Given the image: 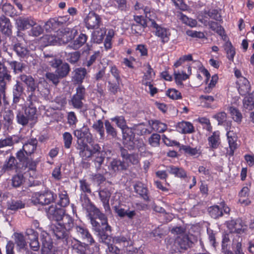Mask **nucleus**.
Masks as SVG:
<instances>
[{
  "label": "nucleus",
  "mask_w": 254,
  "mask_h": 254,
  "mask_svg": "<svg viewBox=\"0 0 254 254\" xmlns=\"http://www.w3.org/2000/svg\"><path fill=\"white\" fill-rule=\"evenodd\" d=\"M88 216L93 230L97 233L99 242L105 244L109 243L110 237L109 232H111V227L108 223L106 215L99 209Z\"/></svg>",
  "instance_id": "obj_1"
},
{
  "label": "nucleus",
  "mask_w": 254,
  "mask_h": 254,
  "mask_svg": "<svg viewBox=\"0 0 254 254\" xmlns=\"http://www.w3.org/2000/svg\"><path fill=\"white\" fill-rule=\"evenodd\" d=\"M21 82L24 83L27 88L28 96L27 100L39 101L38 96L36 95V92H39L41 95L42 91L40 90V85L46 83L44 79H40L37 81L31 75L21 74L19 76Z\"/></svg>",
  "instance_id": "obj_2"
},
{
  "label": "nucleus",
  "mask_w": 254,
  "mask_h": 254,
  "mask_svg": "<svg viewBox=\"0 0 254 254\" xmlns=\"http://www.w3.org/2000/svg\"><path fill=\"white\" fill-rule=\"evenodd\" d=\"M73 226L72 218L69 215L64 214L53 228V233L57 239H65L68 237L69 232Z\"/></svg>",
  "instance_id": "obj_3"
},
{
  "label": "nucleus",
  "mask_w": 254,
  "mask_h": 254,
  "mask_svg": "<svg viewBox=\"0 0 254 254\" xmlns=\"http://www.w3.org/2000/svg\"><path fill=\"white\" fill-rule=\"evenodd\" d=\"M57 195L49 190L37 192L33 194L31 201L35 204L48 205L53 202Z\"/></svg>",
  "instance_id": "obj_4"
},
{
  "label": "nucleus",
  "mask_w": 254,
  "mask_h": 254,
  "mask_svg": "<svg viewBox=\"0 0 254 254\" xmlns=\"http://www.w3.org/2000/svg\"><path fill=\"white\" fill-rule=\"evenodd\" d=\"M85 88L83 86L80 85L76 88V93L74 94L69 101V104L74 109L81 110L83 108L85 100Z\"/></svg>",
  "instance_id": "obj_5"
},
{
  "label": "nucleus",
  "mask_w": 254,
  "mask_h": 254,
  "mask_svg": "<svg viewBox=\"0 0 254 254\" xmlns=\"http://www.w3.org/2000/svg\"><path fill=\"white\" fill-rule=\"evenodd\" d=\"M150 26L155 29V35L160 39L162 43H166L169 41L171 33L169 29L159 25L155 20L151 21Z\"/></svg>",
  "instance_id": "obj_6"
},
{
  "label": "nucleus",
  "mask_w": 254,
  "mask_h": 254,
  "mask_svg": "<svg viewBox=\"0 0 254 254\" xmlns=\"http://www.w3.org/2000/svg\"><path fill=\"white\" fill-rule=\"evenodd\" d=\"M86 27L88 29H98L101 24L100 16L93 11H90L84 19Z\"/></svg>",
  "instance_id": "obj_7"
},
{
  "label": "nucleus",
  "mask_w": 254,
  "mask_h": 254,
  "mask_svg": "<svg viewBox=\"0 0 254 254\" xmlns=\"http://www.w3.org/2000/svg\"><path fill=\"white\" fill-rule=\"evenodd\" d=\"M24 91V88L21 80H16L15 83L12 87V105L16 106L19 103L21 99H23Z\"/></svg>",
  "instance_id": "obj_8"
},
{
  "label": "nucleus",
  "mask_w": 254,
  "mask_h": 254,
  "mask_svg": "<svg viewBox=\"0 0 254 254\" xmlns=\"http://www.w3.org/2000/svg\"><path fill=\"white\" fill-rule=\"evenodd\" d=\"M76 32V30L69 28H65L58 31L60 45L66 44L72 40Z\"/></svg>",
  "instance_id": "obj_9"
},
{
  "label": "nucleus",
  "mask_w": 254,
  "mask_h": 254,
  "mask_svg": "<svg viewBox=\"0 0 254 254\" xmlns=\"http://www.w3.org/2000/svg\"><path fill=\"white\" fill-rule=\"evenodd\" d=\"M14 116L12 111L7 110L2 116V127L5 131L10 132L13 129Z\"/></svg>",
  "instance_id": "obj_10"
},
{
  "label": "nucleus",
  "mask_w": 254,
  "mask_h": 254,
  "mask_svg": "<svg viewBox=\"0 0 254 254\" xmlns=\"http://www.w3.org/2000/svg\"><path fill=\"white\" fill-rule=\"evenodd\" d=\"M227 226L231 233L241 234L246 230V226L240 220H231L227 222Z\"/></svg>",
  "instance_id": "obj_11"
},
{
  "label": "nucleus",
  "mask_w": 254,
  "mask_h": 254,
  "mask_svg": "<svg viewBox=\"0 0 254 254\" xmlns=\"http://www.w3.org/2000/svg\"><path fill=\"white\" fill-rule=\"evenodd\" d=\"M27 103L24 108V114L27 118L31 121H35L37 119V108L34 104L38 102L39 101L27 100Z\"/></svg>",
  "instance_id": "obj_12"
},
{
  "label": "nucleus",
  "mask_w": 254,
  "mask_h": 254,
  "mask_svg": "<svg viewBox=\"0 0 254 254\" xmlns=\"http://www.w3.org/2000/svg\"><path fill=\"white\" fill-rule=\"evenodd\" d=\"M42 243L41 254H50L53 247L52 240L48 234L43 232L41 235Z\"/></svg>",
  "instance_id": "obj_13"
},
{
  "label": "nucleus",
  "mask_w": 254,
  "mask_h": 254,
  "mask_svg": "<svg viewBox=\"0 0 254 254\" xmlns=\"http://www.w3.org/2000/svg\"><path fill=\"white\" fill-rule=\"evenodd\" d=\"M35 19L30 16H20L16 20V25L19 30H24L34 24Z\"/></svg>",
  "instance_id": "obj_14"
},
{
  "label": "nucleus",
  "mask_w": 254,
  "mask_h": 254,
  "mask_svg": "<svg viewBox=\"0 0 254 254\" xmlns=\"http://www.w3.org/2000/svg\"><path fill=\"white\" fill-rule=\"evenodd\" d=\"M123 143L129 150L133 149L134 142L136 139L134 137V133L131 128L127 129L123 131Z\"/></svg>",
  "instance_id": "obj_15"
},
{
  "label": "nucleus",
  "mask_w": 254,
  "mask_h": 254,
  "mask_svg": "<svg viewBox=\"0 0 254 254\" xmlns=\"http://www.w3.org/2000/svg\"><path fill=\"white\" fill-rule=\"evenodd\" d=\"M74 135L77 139H86L89 144L93 142V137L87 127H83L80 129H76L74 131Z\"/></svg>",
  "instance_id": "obj_16"
},
{
  "label": "nucleus",
  "mask_w": 254,
  "mask_h": 254,
  "mask_svg": "<svg viewBox=\"0 0 254 254\" xmlns=\"http://www.w3.org/2000/svg\"><path fill=\"white\" fill-rule=\"evenodd\" d=\"M47 213L50 219L58 222L64 214V212L63 209L58 208L56 206L51 205L47 211Z\"/></svg>",
  "instance_id": "obj_17"
},
{
  "label": "nucleus",
  "mask_w": 254,
  "mask_h": 254,
  "mask_svg": "<svg viewBox=\"0 0 254 254\" xmlns=\"http://www.w3.org/2000/svg\"><path fill=\"white\" fill-rule=\"evenodd\" d=\"M81 205L88 213V216L97 211L99 209L91 203L86 194H81L80 197Z\"/></svg>",
  "instance_id": "obj_18"
},
{
  "label": "nucleus",
  "mask_w": 254,
  "mask_h": 254,
  "mask_svg": "<svg viewBox=\"0 0 254 254\" xmlns=\"http://www.w3.org/2000/svg\"><path fill=\"white\" fill-rule=\"evenodd\" d=\"M77 235L83 240L89 243L90 245L95 243V241L86 228L81 226H76L75 228Z\"/></svg>",
  "instance_id": "obj_19"
},
{
  "label": "nucleus",
  "mask_w": 254,
  "mask_h": 254,
  "mask_svg": "<svg viewBox=\"0 0 254 254\" xmlns=\"http://www.w3.org/2000/svg\"><path fill=\"white\" fill-rule=\"evenodd\" d=\"M128 167L127 162L124 159L121 161L120 159H114L110 163V169L114 172L126 170Z\"/></svg>",
  "instance_id": "obj_20"
},
{
  "label": "nucleus",
  "mask_w": 254,
  "mask_h": 254,
  "mask_svg": "<svg viewBox=\"0 0 254 254\" xmlns=\"http://www.w3.org/2000/svg\"><path fill=\"white\" fill-rule=\"evenodd\" d=\"M121 156L126 162L131 163L133 165H137L139 163V158L137 154L132 153L129 154L126 149L121 147L120 148Z\"/></svg>",
  "instance_id": "obj_21"
},
{
  "label": "nucleus",
  "mask_w": 254,
  "mask_h": 254,
  "mask_svg": "<svg viewBox=\"0 0 254 254\" xmlns=\"http://www.w3.org/2000/svg\"><path fill=\"white\" fill-rule=\"evenodd\" d=\"M26 234L28 236L30 240V246L31 249L34 251H37L40 247L38 240V234L33 229H29L26 231Z\"/></svg>",
  "instance_id": "obj_22"
},
{
  "label": "nucleus",
  "mask_w": 254,
  "mask_h": 254,
  "mask_svg": "<svg viewBox=\"0 0 254 254\" xmlns=\"http://www.w3.org/2000/svg\"><path fill=\"white\" fill-rule=\"evenodd\" d=\"M111 192L106 189L101 190L99 192V195L106 212L110 211V207L109 205V200L111 197Z\"/></svg>",
  "instance_id": "obj_23"
},
{
  "label": "nucleus",
  "mask_w": 254,
  "mask_h": 254,
  "mask_svg": "<svg viewBox=\"0 0 254 254\" xmlns=\"http://www.w3.org/2000/svg\"><path fill=\"white\" fill-rule=\"evenodd\" d=\"M227 136L230 149L229 150L227 151V153L229 155L232 156L234 155V151L237 148V136L235 133L231 131L227 132Z\"/></svg>",
  "instance_id": "obj_24"
},
{
  "label": "nucleus",
  "mask_w": 254,
  "mask_h": 254,
  "mask_svg": "<svg viewBox=\"0 0 254 254\" xmlns=\"http://www.w3.org/2000/svg\"><path fill=\"white\" fill-rule=\"evenodd\" d=\"M38 141L36 138H31L23 144L22 149L25 151L26 154L31 155L34 153L37 148Z\"/></svg>",
  "instance_id": "obj_25"
},
{
  "label": "nucleus",
  "mask_w": 254,
  "mask_h": 254,
  "mask_svg": "<svg viewBox=\"0 0 254 254\" xmlns=\"http://www.w3.org/2000/svg\"><path fill=\"white\" fill-rule=\"evenodd\" d=\"M7 63L15 74L22 72L26 67L24 63L16 61L7 60Z\"/></svg>",
  "instance_id": "obj_26"
},
{
  "label": "nucleus",
  "mask_w": 254,
  "mask_h": 254,
  "mask_svg": "<svg viewBox=\"0 0 254 254\" xmlns=\"http://www.w3.org/2000/svg\"><path fill=\"white\" fill-rule=\"evenodd\" d=\"M12 26L9 20L1 17L0 19V31L4 35L9 36L12 33Z\"/></svg>",
  "instance_id": "obj_27"
},
{
  "label": "nucleus",
  "mask_w": 254,
  "mask_h": 254,
  "mask_svg": "<svg viewBox=\"0 0 254 254\" xmlns=\"http://www.w3.org/2000/svg\"><path fill=\"white\" fill-rule=\"evenodd\" d=\"M175 243L182 250H187L192 245V242L188 235H181L178 237Z\"/></svg>",
  "instance_id": "obj_28"
},
{
  "label": "nucleus",
  "mask_w": 254,
  "mask_h": 254,
  "mask_svg": "<svg viewBox=\"0 0 254 254\" xmlns=\"http://www.w3.org/2000/svg\"><path fill=\"white\" fill-rule=\"evenodd\" d=\"M43 58L44 62L48 63L51 67L54 68L62 64V60L52 54L44 53Z\"/></svg>",
  "instance_id": "obj_29"
},
{
  "label": "nucleus",
  "mask_w": 254,
  "mask_h": 254,
  "mask_svg": "<svg viewBox=\"0 0 254 254\" xmlns=\"http://www.w3.org/2000/svg\"><path fill=\"white\" fill-rule=\"evenodd\" d=\"M134 189L135 192L138 193L145 200H149L148 190L144 184L138 182L134 185Z\"/></svg>",
  "instance_id": "obj_30"
},
{
  "label": "nucleus",
  "mask_w": 254,
  "mask_h": 254,
  "mask_svg": "<svg viewBox=\"0 0 254 254\" xmlns=\"http://www.w3.org/2000/svg\"><path fill=\"white\" fill-rule=\"evenodd\" d=\"M166 171L176 177L185 178L187 177V173L182 168L170 165L167 167Z\"/></svg>",
  "instance_id": "obj_31"
},
{
  "label": "nucleus",
  "mask_w": 254,
  "mask_h": 254,
  "mask_svg": "<svg viewBox=\"0 0 254 254\" xmlns=\"http://www.w3.org/2000/svg\"><path fill=\"white\" fill-rule=\"evenodd\" d=\"M87 40L86 35L81 33L68 46L73 49L77 50L82 47L86 42Z\"/></svg>",
  "instance_id": "obj_32"
},
{
  "label": "nucleus",
  "mask_w": 254,
  "mask_h": 254,
  "mask_svg": "<svg viewBox=\"0 0 254 254\" xmlns=\"http://www.w3.org/2000/svg\"><path fill=\"white\" fill-rule=\"evenodd\" d=\"M55 68L56 73L62 78L66 77L70 70L69 65L66 63H63L62 60V64Z\"/></svg>",
  "instance_id": "obj_33"
},
{
  "label": "nucleus",
  "mask_w": 254,
  "mask_h": 254,
  "mask_svg": "<svg viewBox=\"0 0 254 254\" xmlns=\"http://www.w3.org/2000/svg\"><path fill=\"white\" fill-rule=\"evenodd\" d=\"M243 107L248 111L254 109V92L249 94L243 100Z\"/></svg>",
  "instance_id": "obj_34"
},
{
  "label": "nucleus",
  "mask_w": 254,
  "mask_h": 254,
  "mask_svg": "<svg viewBox=\"0 0 254 254\" xmlns=\"http://www.w3.org/2000/svg\"><path fill=\"white\" fill-rule=\"evenodd\" d=\"M178 129L183 133H191L194 131L192 124L188 122H182L178 124Z\"/></svg>",
  "instance_id": "obj_35"
},
{
  "label": "nucleus",
  "mask_w": 254,
  "mask_h": 254,
  "mask_svg": "<svg viewBox=\"0 0 254 254\" xmlns=\"http://www.w3.org/2000/svg\"><path fill=\"white\" fill-rule=\"evenodd\" d=\"M86 74L87 70L85 68H77L74 70L73 79L76 83L81 84Z\"/></svg>",
  "instance_id": "obj_36"
},
{
  "label": "nucleus",
  "mask_w": 254,
  "mask_h": 254,
  "mask_svg": "<svg viewBox=\"0 0 254 254\" xmlns=\"http://www.w3.org/2000/svg\"><path fill=\"white\" fill-rule=\"evenodd\" d=\"M208 143L210 147L216 149L219 146L220 141V133L218 131H215L208 138Z\"/></svg>",
  "instance_id": "obj_37"
},
{
  "label": "nucleus",
  "mask_w": 254,
  "mask_h": 254,
  "mask_svg": "<svg viewBox=\"0 0 254 254\" xmlns=\"http://www.w3.org/2000/svg\"><path fill=\"white\" fill-rule=\"evenodd\" d=\"M149 124L151 127L152 130L159 132H163L167 129V125L158 120L150 121Z\"/></svg>",
  "instance_id": "obj_38"
},
{
  "label": "nucleus",
  "mask_w": 254,
  "mask_h": 254,
  "mask_svg": "<svg viewBox=\"0 0 254 254\" xmlns=\"http://www.w3.org/2000/svg\"><path fill=\"white\" fill-rule=\"evenodd\" d=\"M14 50L16 53L17 55L21 58L26 57L27 59L31 57V56H29V51L27 49L23 46L21 44L18 43L14 45Z\"/></svg>",
  "instance_id": "obj_39"
},
{
  "label": "nucleus",
  "mask_w": 254,
  "mask_h": 254,
  "mask_svg": "<svg viewBox=\"0 0 254 254\" xmlns=\"http://www.w3.org/2000/svg\"><path fill=\"white\" fill-rule=\"evenodd\" d=\"M106 31L105 28L94 31L92 34L91 40L94 43H100L103 40Z\"/></svg>",
  "instance_id": "obj_40"
},
{
  "label": "nucleus",
  "mask_w": 254,
  "mask_h": 254,
  "mask_svg": "<svg viewBox=\"0 0 254 254\" xmlns=\"http://www.w3.org/2000/svg\"><path fill=\"white\" fill-rule=\"evenodd\" d=\"M18 163L16 162L15 158L11 156L3 165L2 170L4 172L13 170L18 167Z\"/></svg>",
  "instance_id": "obj_41"
},
{
  "label": "nucleus",
  "mask_w": 254,
  "mask_h": 254,
  "mask_svg": "<svg viewBox=\"0 0 254 254\" xmlns=\"http://www.w3.org/2000/svg\"><path fill=\"white\" fill-rule=\"evenodd\" d=\"M31 29L28 31V35L33 37H38L43 34L44 29L43 27L37 24L36 20L34 21V24L31 25Z\"/></svg>",
  "instance_id": "obj_42"
},
{
  "label": "nucleus",
  "mask_w": 254,
  "mask_h": 254,
  "mask_svg": "<svg viewBox=\"0 0 254 254\" xmlns=\"http://www.w3.org/2000/svg\"><path fill=\"white\" fill-rule=\"evenodd\" d=\"M239 84L238 91L241 95L245 96L249 93L251 86L249 82L246 78L243 77L242 82Z\"/></svg>",
  "instance_id": "obj_43"
},
{
  "label": "nucleus",
  "mask_w": 254,
  "mask_h": 254,
  "mask_svg": "<svg viewBox=\"0 0 254 254\" xmlns=\"http://www.w3.org/2000/svg\"><path fill=\"white\" fill-rule=\"evenodd\" d=\"M11 80V75H9L8 78H5L4 76H0V94L2 96L3 98H4L6 96L7 85Z\"/></svg>",
  "instance_id": "obj_44"
},
{
  "label": "nucleus",
  "mask_w": 254,
  "mask_h": 254,
  "mask_svg": "<svg viewBox=\"0 0 254 254\" xmlns=\"http://www.w3.org/2000/svg\"><path fill=\"white\" fill-rule=\"evenodd\" d=\"M19 138L16 136H10L4 139H0V148L6 146H11L19 142Z\"/></svg>",
  "instance_id": "obj_45"
},
{
  "label": "nucleus",
  "mask_w": 254,
  "mask_h": 254,
  "mask_svg": "<svg viewBox=\"0 0 254 254\" xmlns=\"http://www.w3.org/2000/svg\"><path fill=\"white\" fill-rule=\"evenodd\" d=\"M25 204L20 200H11L7 202L8 209L16 211L25 207Z\"/></svg>",
  "instance_id": "obj_46"
},
{
  "label": "nucleus",
  "mask_w": 254,
  "mask_h": 254,
  "mask_svg": "<svg viewBox=\"0 0 254 254\" xmlns=\"http://www.w3.org/2000/svg\"><path fill=\"white\" fill-rule=\"evenodd\" d=\"M92 128L98 132L100 136L101 139H104L105 137V131L104 124L101 120H98L95 122L92 126Z\"/></svg>",
  "instance_id": "obj_47"
},
{
  "label": "nucleus",
  "mask_w": 254,
  "mask_h": 254,
  "mask_svg": "<svg viewBox=\"0 0 254 254\" xmlns=\"http://www.w3.org/2000/svg\"><path fill=\"white\" fill-rule=\"evenodd\" d=\"M174 78L176 84L178 86H180L183 87L184 84L183 83V81L186 80V79L189 78V74H187L184 71L180 72L179 71L177 72L176 71H174Z\"/></svg>",
  "instance_id": "obj_48"
},
{
  "label": "nucleus",
  "mask_w": 254,
  "mask_h": 254,
  "mask_svg": "<svg viewBox=\"0 0 254 254\" xmlns=\"http://www.w3.org/2000/svg\"><path fill=\"white\" fill-rule=\"evenodd\" d=\"M208 211L211 217L217 219L223 215L222 209L218 205L210 206L208 209Z\"/></svg>",
  "instance_id": "obj_49"
},
{
  "label": "nucleus",
  "mask_w": 254,
  "mask_h": 254,
  "mask_svg": "<svg viewBox=\"0 0 254 254\" xmlns=\"http://www.w3.org/2000/svg\"><path fill=\"white\" fill-rule=\"evenodd\" d=\"M14 242L17 246L20 249H24L26 245L23 235L21 233H14L13 234Z\"/></svg>",
  "instance_id": "obj_50"
},
{
  "label": "nucleus",
  "mask_w": 254,
  "mask_h": 254,
  "mask_svg": "<svg viewBox=\"0 0 254 254\" xmlns=\"http://www.w3.org/2000/svg\"><path fill=\"white\" fill-rule=\"evenodd\" d=\"M209 28L213 31L217 33L220 36L226 37V35H224V29L217 22L214 21H210L208 24Z\"/></svg>",
  "instance_id": "obj_51"
},
{
  "label": "nucleus",
  "mask_w": 254,
  "mask_h": 254,
  "mask_svg": "<svg viewBox=\"0 0 254 254\" xmlns=\"http://www.w3.org/2000/svg\"><path fill=\"white\" fill-rule=\"evenodd\" d=\"M111 120L116 123L119 127L122 129V132L123 131L127 130V129H130L127 126L126 121L123 116H117Z\"/></svg>",
  "instance_id": "obj_52"
},
{
  "label": "nucleus",
  "mask_w": 254,
  "mask_h": 254,
  "mask_svg": "<svg viewBox=\"0 0 254 254\" xmlns=\"http://www.w3.org/2000/svg\"><path fill=\"white\" fill-rule=\"evenodd\" d=\"M16 119L17 123L22 126L25 127L28 125L29 122L31 121L27 118L26 115L21 111H18L16 114Z\"/></svg>",
  "instance_id": "obj_53"
},
{
  "label": "nucleus",
  "mask_w": 254,
  "mask_h": 254,
  "mask_svg": "<svg viewBox=\"0 0 254 254\" xmlns=\"http://www.w3.org/2000/svg\"><path fill=\"white\" fill-rule=\"evenodd\" d=\"M105 126L108 135L111 136L112 138H116L117 136V131L109 121L106 120L105 122Z\"/></svg>",
  "instance_id": "obj_54"
},
{
  "label": "nucleus",
  "mask_w": 254,
  "mask_h": 254,
  "mask_svg": "<svg viewBox=\"0 0 254 254\" xmlns=\"http://www.w3.org/2000/svg\"><path fill=\"white\" fill-rule=\"evenodd\" d=\"M130 240L129 237L127 235L123 234L115 237L113 238V242L116 244H123V247H126L128 245V241Z\"/></svg>",
  "instance_id": "obj_55"
},
{
  "label": "nucleus",
  "mask_w": 254,
  "mask_h": 254,
  "mask_svg": "<svg viewBox=\"0 0 254 254\" xmlns=\"http://www.w3.org/2000/svg\"><path fill=\"white\" fill-rule=\"evenodd\" d=\"M224 49L227 53L228 59L233 61L234 56L235 55V50L230 42H226L224 45Z\"/></svg>",
  "instance_id": "obj_56"
},
{
  "label": "nucleus",
  "mask_w": 254,
  "mask_h": 254,
  "mask_svg": "<svg viewBox=\"0 0 254 254\" xmlns=\"http://www.w3.org/2000/svg\"><path fill=\"white\" fill-rule=\"evenodd\" d=\"M60 200L58 204L62 207H65L69 203V199L68 198L67 192L65 190L62 191L59 193Z\"/></svg>",
  "instance_id": "obj_57"
},
{
  "label": "nucleus",
  "mask_w": 254,
  "mask_h": 254,
  "mask_svg": "<svg viewBox=\"0 0 254 254\" xmlns=\"http://www.w3.org/2000/svg\"><path fill=\"white\" fill-rule=\"evenodd\" d=\"M59 26L56 18H50L45 23L44 27L47 32H51L56 30Z\"/></svg>",
  "instance_id": "obj_58"
},
{
  "label": "nucleus",
  "mask_w": 254,
  "mask_h": 254,
  "mask_svg": "<svg viewBox=\"0 0 254 254\" xmlns=\"http://www.w3.org/2000/svg\"><path fill=\"white\" fill-rule=\"evenodd\" d=\"M181 149L187 154L191 156H199L201 154L199 148L197 147L192 148L190 146L183 145Z\"/></svg>",
  "instance_id": "obj_59"
},
{
  "label": "nucleus",
  "mask_w": 254,
  "mask_h": 254,
  "mask_svg": "<svg viewBox=\"0 0 254 254\" xmlns=\"http://www.w3.org/2000/svg\"><path fill=\"white\" fill-rule=\"evenodd\" d=\"M30 155L26 154L25 151L21 148L16 153V157L19 161V163L22 166L28 161Z\"/></svg>",
  "instance_id": "obj_60"
},
{
  "label": "nucleus",
  "mask_w": 254,
  "mask_h": 254,
  "mask_svg": "<svg viewBox=\"0 0 254 254\" xmlns=\"http://www.w3.org/2000/svg\"><path fill=\"white\" fill-rule=\"evenodd\" d=\"M147 70L145 73L142 80V83L144 84V82L146 81H150L152 80L153 77L155 75L153 69L151 68L149 64H146Z\"/></svg>",
  "instance_id": "obj_61"
},
{
  "label": "nucleus",
  "mask_w": 254,
  "mask_h": 254,
  "mask_svg": "<svg viewBox=\"0 0 254 254\" xmlns=\"http://www.w3.org/2000/svg\"><path fill=\"white\" fill-rule=\"evenodd\" d=\"M80 55L78 51L69 53L66 55V60L70 64H74L79 61Z\"/></svg>",
  "instance_id": "obj_62"
},
{
  "label": "nucleus",
  "mask_w": 254,
  "mask_h": 254,
  "mask_svg": "<svg viewBox=\"0 0 254 254\" xmlns=\"http://www.w3.org/2000/svg\"><path fill=\"white\" fill-rule=\"evenodd\" d=\"M134 129L137 134L143 135L145 134H150L152 130H149L146 126L143 124L136 125L134 127Z\"/></svg>",
  "instance_id": "obj_63"
},
{
  "label": "nucleus",
  "mask_w": 254,
  "mask_h": 254,
  "mask_svg": "<svg viewBox=\"0 0 254 254\" xmlns=\"http://www.w3.org/2000/svg\"><path fill=\"white\" fill-rule=\"evenodd\" d=\"M229 111L233 119L237 123H241L242 119V115L241 112L237 109L234 107H230Z\"/></svg>",
  "instance_id": "obj_64"
}]
</instances>
